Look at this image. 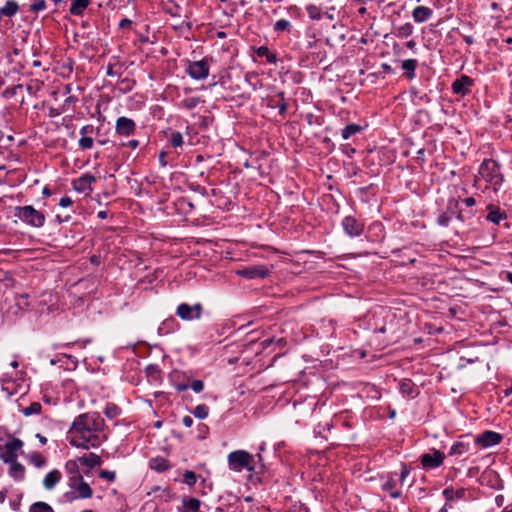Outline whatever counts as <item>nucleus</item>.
<instances>
[{
    "label": "nucleus",
    "instance_id": "nucleus-1",
    "mask_svg": "<svg viewBox=\"0 0 512 512\" xmlns=\"http://www.w3.org/2000/svg\"><path fill=\"white\" fill-rule=\"evenodd\" d=\"M104 428L105 421L99 413L80 414L68 430V442L71 446L84 450L98 448L107 439Z\"/></svg>",
    "mask_w": 512,
    "mask_h": 512
},
{
    "label": "nucleus",
    "instance_id": "nucleus-2",
    "mask_svg": "<svg viewBox=\"0 0 512 512\" xmlns=\"http://www.w3.org/2000/svg\"><path fill=\"white\" fill-rule=\"evenodd\" d=\"M479 180H484L495 192L504 182L500 164L494 159H485L479 166Z\"/></svg>",
    "mask_w": 512,
    "mask_h": 512
},
{
    "label": "nucleus",
    "instance_id": "nucleus-3",
    "mask_svg": "<svg viewBox=\"0 0 512 512\" xmlns=\"http://www.w3.org/2000/svg\"><path fill=\"white\" fill-rule=\"evenodd\" d=\"M228 467L235 472L247 470L249 472L255 471V456L246 450H236L227 456Z\"/></svg>",
    "mask_w": 512,
    "mask_h": 512
},
{
    "label": "nucleus",
    "instance_id": "nucleus-4",
    "mask_svg": "<svg viewBox=\"0 0 512 512\" xmlns=\"http://www.w3.org/2000/svg\"><path fill=\"white\" fill-rule=\"evenodd\" d=\"M15 216L22 222L35 228H40L45 223V215L31 205L15 208Z\"/></svg>",
    "mask_w": 512,
    "mask_h": 512
},
{
    "label": "nucleus",
    "instance_id": "nucleus-5",
    "mask_svg": "<svg viewBox=\"0 0 512 512\" xmlns=\"http://www.w3.org/2000/svg\"><path fill=\"white\" fill-rule=\"evenodd\" d=\"M68 485L76 492V495L71 499H88L93 495V490L87 482L84 481L82 476L69 477Z\"/></svg>",
    "mask_w": 512,
    "mask_h": 512
},
{
    "label": "nucleus",
    "instance_id": "nucleus-6",
    "mask_svg": "<svg viewBox=\"0 0 512 512\" xmlns=\"http://www.w3.org/2000/svg\"><path fill=\"white\" fill-rule=\"evenodd\" d=\"M209 62L204 58L199 61L190 62L187 67V74L194 80H204L209 75Z\"/></svg>",
    "mask_w": 512,
    "mask_h": 512
},
{
    "label": "nucleus",
    "instance_id": "nucleus-7",
    "mask_svg": "<svg viewBox=\"0 0 512 512\" xmlns=\"http://www.w3.org/2000/svg\"><path fill=\"white\" fill-rule=\"evenodd\" d=\"M202 314V305L197 303L193 306L187 303H181L177 307L176 315L182 320L190 321L193 319H200Z\"/></svg>",
    "mask_w": 512,
    "mask_h": 512
},
{
    "label": "nucleus",
    "instance_id": "nucleus-8",
    "mask_svg": "<svg viewBox=\"0 0 512 512\" xmlns=\"http://www.w3.org/2000/svg\"><path fill=\"white\" fill-rule=\"evenodd\" d=\"M23 447V441L18 438H13L4 445V452L0 455V459L4 462H12L17 460L18 451Z\"/></svg>",
    "mask_w": 512,
    "mask_h": 512
},
{
    "label": "nucleus",
    "instance_id": "nucleus-9",
    "mask_svg": "<svg viewBox=\"0 0 512 512\" xmlns=\"http://www.w3.org/2000/svg\"><path fill=\"white\" fill-rule=\"evenodd\" d=\"M237 275L246 279H263L270 273V269L265 265H252L243 269L237 270Z\"/></svg>",
    "mask_w": 512,
    "mask_h": 512
},
{
    "label": "nucleus",
    "instance_id": "nucleus-10",
    "mask_svg": "<svg viewBox=\"0 0 512 512\" xmlns=\"http://www.w3.org/2000/svg\"><path fill=\"white\" fill-rule=\"evenodd\" d=\"M446 456L444 452L433 450L432 453L423 454L421 457V463L426 469H433L439 467L445 460Z\"/></svg>",
    "mask_w": 512,
    "mask_h": 512
},
{
    "label": "nucleus",
    "instance_id": "nucleus-11",
    "mask_svg": "<svg viewBox=\"0 0 512 512\" xmlns=\"http://www.w3.org/2000/svg\"><path fill=\"white\" fill-rule=\"evenodd\" d=\"M115 131L120 136L128 137L135 133L136 124L131 118L121 116L116 120Z\"/></svg>",
    "mask_w": 512,
    "mask_h": 512
},
{
    "label": "nucleus",
    "instance_id": "nucleus-12",
    "mask_svg": "<svg viewBox=\"0 0 512 512\" xmlns=\"http://www.w3.org/2000/svg\"><path fill=\"white\" fill-rule=\"evenodd\" d=\"M342 227L345 233L350 237H357L361 235L364 230L363 223L352 216H347L343 219Z\"/></svg>",
    "mask_w": 512,
    "mask_h": 512
},
{
    "label": "nucleus",
    "instance_id": "nucleus-13",
    "mask_svg": "<svg viewBox=\"0 0 512 512\" xmlns=\"http://www.w3.org/2000/svg\"><path fill=\"white\" fill-rule=\"evenodd\" d=\"M453 134V136L450 135V138L453 140V149L458 151L461 156H464L470 147V138L467 135H463L462 132L458 130Z\"/></svg>",
    "mask_w": 512,
    "mask_h": 512
},
{
    "label": "nucleus",
    "instance_id": "nucleus-14",
    "mask_svg": "<svg viewBox=\"0 0 512 512\" xmlns=\"http://www.w3.org/2000/svg\"><path fill=\"white\" fill-rule=\"evenodd\" d=\"M502 440V435L494 432V431H484L477 437V444L482 446L483 448H488L491 446H494L496 444H499Z\"/></svg>",
    "mask_w": 512,
    "mask_h": 512
},
{
    "label": "nucleus",
    "instance_id": "nucleus-15",
    "mask_svg": "<svg viewBox=\"0 0 512 512\" xmlns=\"http://www.w3.org/2000/svg\"><path fill=\"white\" fill-rule=\"evenodd\" d=\"M473 85V80L466 76L461 75L452 83L453 93L464 96L470 92V88Z\"/></svg>",
    "mask_w": 512,
    "mask_h": 512
},
{
    "label": "nucleus",
    "instance_id": "nucleus-16",
    "mask_svg": "<svg viewBox=\"0 0 512 512\" xmlns=\"http://www.w3.org/2000/svg\"><path fill=\"white\" fill-rule=\"evenodd\" d=\"M94 182H96V177L89 173H86V174H83L82 176H80L79 178L75 179L72 184H73L74 190L82 193V192H86V191L91 192L92 191L91 185Z\"/></svg>",
    "mask_w": 512,
    "mask_h": 512
},
{
    "label": "nucleus",
    "instance_id": "nucleus-17",
    "mask_svg": "<svg viewBox=\"0 0 512 512\" xmlns=\"http://www.w3.org/2000/svg\"><path fill=\"white\" fill-rule=\"evenodd\" d=\"M148 466L150 469L158 473L166 472L171 468V464L169 463V461L161 456L152 457L149 460Z\"/></svg>",
    "mask_w": 512,
    "mask_h": 512
},
{
    "label": "nucleus",
    "instance_id": "nucleus-18",
    "mask_svg": "<svg viewBox=\"0 0 512 512\" xmlns=\"http://www.w3.org/2000/svg\"><path fill=\"white\" fill-rule=\"evenodd\" d=\"M62 479V474L58 469H53L49 473L46 474V476L43 479V487L46 490H53L55 486L60 482Z\"/></svg>",
    "mask_w": 512,
    "mask_h": 512
},
{
    "label": "nucleus",
    "instance_id": "nucleus-19",
    "mask_svg": "<svg viewBox=\"0 0 512 512\" xmlns=\"http://www.w3.org/2000/svg\"><path fill=\"white\" fill-rule=\"evenodd\" d=\"M9 464V475L15 481H21L25 476V467L17 460H13L12 462H7Z\"/></svg>",
    "mask_w": 512,
    "mask_h": 512
},
{
    "label": "nucleus",
    "instance_id": "nucleus-20",
    "mask_svg": "<svg viewBox=\"0 0 512 512\" xmlns=\"http://www.w3.org/2000/svg\"><path fill=\"white\" fill-rule=\"evenodd\" d=\"M432 15V10L426 6H417L412 12V16L415 22L423 23L427 21Z\"/></svg>",
    "mask_w": 512,
    "mask_h": 512
},
{
    "label": "nucleus",
    "instance_id": "nucleus-21",
    "mask_svg": "<svg viewBox=\"0 0 512 512\" xmlns=\"http://www.w3.org/2000/svg\"><path fill=\"white\" fill-rule=\"evenodd\" d=\"M269 106L277 107L279 109V114L284 115L288 110V105L285 101V93L283 91L278 92L275 98L270 100Z\"/></svg>",
    "mask_w": 512,
    "mask_h": 512
},
{
    "label": "nucleus",
    "instance_id": "nucleus-22",
    "mask_svg": "<svg viewBox=\"0 0 512 512\" xmlns=\"http://www.w3.org/2000/svg\"><path fill=\"white\" fill-rule=\"evenodd\" d=\"M78 461L81 465L87 466L88 468H94L102 464L101 457L95 453H89L88 455L79 457Z\"/></svg>",
    "mask_w": 512,
    "mask_h": 512
},
{
    "label": "nucleus",
    "instance_id": "nucleus-23",
    "mask_svg": "<svg viewBox=\"0 0 512 512\" xmlns=\"http://www.w3.org/2000/svg\"><path fill=\"white\" fill-rule=\"evenodd\" d=\"M89 4L90 0H71L69 12L72 15L81 16Z\"/></svg>",
    "mask_w": 512,
    "mask_h": 512
},
{
    "label": "nucleus",
    "instance_id": "nucleus-24",
    "mask_svg": "<svg viewBox=\"0 0 512 512\" xmlns=\"http://www.w3.org/2000/svg\"><path fill=\"white\" fill-rule=\"evenodd\" d=\"M19 11V5L14 0H9L5 3V5L0 9V15H4L5 17H12L16 15Z\"/></svg>",
    "mask_w": 512,
    "mask_h": 512
},
{
    "label": "nucleus",
    "instance_id": "nucleus-25",
    "mask_svg": "<svg viewBox=\"0 0 512 512\" xmlns=\"http://www.w3.org/2000/svg\"><path fill=\"white\" fill-rule=\"evenodd\" d=\"M417 60L415 59H406L402 61V69L407 72V78L412 79L415 77V69L417 67Z\"/></svg>",
    "mask_w": 512,
    "mask_h": 512
},
{
    "label": "nucleus",
    "instance_id": "nucleus-26",
    "mask_svg": "<svg viewBox=\"0 0 512 512\" xmlns=\"http://www.w3.org/2000/svg\"><path fill=\"white\" fill-rule=\"evenodd\" d=\"M28 461L36 468H42L46 465V458L40 452H33L29 455Z\"/></svg>",
    "mask_w": 512,
    "mask_h": 512
},
{
    "label": "nucleus",
    "instance_id": "nucleus-27",
    "mask_svg": "<svg viewBox=\"0 0 512 512\" xmlns=\"http://www.w3.org/2000/svg\"><path fill=\"white\" fill-rule=\"evenodd\" d=\"M256 54L259 57H265L269 63L275 64L277 62L276 54L272 53L267 46L258 47Z\"/></svg>",
    "mask_w": 512,
    "mask_h": 512
},
{
    "label": "nucleus",
    "instance_id": "nucleus-28",
    "mask_svg": "<svg viewBox=\"0 0 512 512\" xmlns=\"http://www.w3.org/2000/svg\"><path fill=\"white\" fill-rule=\"evenodd\" d=\"M507 215L505 212H502L500 209H491L487 214V220L492 222L493 224H499L501 220L506 219Z\"/></svg>",
    "mask_w": 512,
    "mask_h": 512
},
{
    "label": "nucleus",
    "instance_id": "nucleus-29",
    "mask_svg": "<svg viewBox=\"0 0 512 512\" xmlns=\"http://www.w3.org/2000/svg\"><path fill=\"white\" fill-rule=\"evenodd\" d=\"M201 502L197 498H189L183 500V507L186 512H198L200 510Z\"/></svg>",
    "mask_w": 512,
    "mask_h": 512
},
{
    "label": "nucleus",
    "instance_id": "nucleus-30",
    "mask_svg": "<svg viewBox=\"0 0 512 512\" xmlns=\"http://www.w3.org/2000/svg\"><path fill=\"white\" fill-rule=\"evenodd\" d=\"M42 405L39 402H32L29 406L21 409L24 416L29 417L32 415H38L41 413Z\"/></svg>",
    "mask_w": 512,
    "mask_h": 512
},
{
    "label": "nucleus",
    "instance_id": "nucleus-31",
    "mask_svg": "<svg viewBox=\"0 0 512 512\" xmlns=\"http://www.w3.org/2000/svg\"><path fill=\"white\" fill-rule=\"evenodd\" d=\"M362 130V127L358 124H349L344 127L342 130V138L344 140L349 139L352 135H355L356 133L360 132Z\"/></svg>",
    "mask_w": 512,
    "mask_h": 512
},
{
    "label": "nucleus",
    "instance_id": "nucleus-32",
    "mask_svg": "<svg viewBox=\"0 0 512 512\" xmlns=\"http://www.w3.org/2000/svg\"><path fill=\"white\" fill-rule=\"evenodd\" d=\"M399 389L403 395L412 396L415 393V385L408 379H405L400 383Z\"/></svg>",
    "mask_w": 512,
    "mask_h": 512
},
{
    "label": "nucleus",
    "instance_id": "nucleus-33",
    "mask_svg": "<svg viewBox=\"0 0 512 512\" xmlns=\"http://www.w3.org/2000/svg\"><path fill=\"white\" fill-rule=\"evenodd\" d=\"M201 102L199 97H188L183 99L179 103V107L184 108L186 110H192Z\"/></svg>",
    "mask_w": 512,
    "mask_h": 512
},
{
    "label": "nucleus",
    "instance_id": "nucleus-34",
    "mask_svg": "<svg viewBox=\"0 0 512 512\" xmlns=\"http://www.w3.org/2000/svg\"><path fill=\"white\" fill-rule=\"evenodd\" d=\"M291 22L287 19H280L274 24V31L277 33L289 32L291 30Z\"/></svg>",
    "mask_w": 512,
    "mask_h": 512
},
{
    "label": "nucleus",
    "instance_id": "nucleus-35",
    "mask_svg": "<svg viewBox=\"0 0 512 512\" xmlns=\"http://www.w3.org/2000/svg\"><path fill=\"white\" fill-rule=\"evenodd\" d=\"M78 464H80L78 458L76 460H69L66 462L65 469L70 475L69 477L81 476L79 474Z\"/></svg>",
    "mask_w": 512,
    "mask_h": 512
},
{
    "label": "nucleus",
    "instance_id": "nucleus-36",
    "mask_svg": "<svg viewBox=\"0 0 512 512\" xmlns=\"http://www.w3.org/2000/svg\"><path fill=\"white\" fill-rule=\"evenodd\" d=\"M29 512H54V510L48 503L39 501L30 506Z\"/></svg>",
    "mask_w": 512,
    "mask_h": 512
},
{
    "label": "nucleus",
    "instance_id": "nucleus-37",
    "mask_svg": "<svg viewBox=\"0 0 512 512\" xmlns=\"http://www.w3.org/2000/svg\"><path fill=\"white\" fill-rule=\"evenodd\" d=\"M396 484L394 480H388L383 485V490L389 492L392 498H399L401 491L395 488Z\"/></svg>",
    "mask_w": 512,
    "mask_h": 512
},
{
    "label": "nucleus",
    "instance_id": "nucleus-38",
    "mask_svg": "<svg viewBox=\"0 0 512 512\" xmlns=\"http://www.w3.org/2000/svg\"><path fill=\"white\" fill-rule=\"evenodd\" d=\"M121 409L113 403H108L104 409L107 418L113 419L120 415Z\"/></svg>",
    "mask_w": 512,
    "mask_h": 512
},
{
    "label": "nucleus",
    "instance_id": "nucleus-39",
    "mask_svg": "<svg viewBox=\"0 0 512 512\" xmlns=\"http://www.w3.org/2000/svg\"><path fill=\"white\" fill-rule=\"evenodd\" d=\"M306 11H307V14L308 16L312 19V20H320L322 18V11L321 9L314 5V4H309L306 6Z\"/></svg>",
    "mask_w": 512,
    "mask_h": 512
},
{
    "label": "nucleus",
    "instance_id": "nucleus-40",
    "mask_svg": "<svg viewBox=\"0 0 512 512\" xmlns=\"http://www.w3.org/2000/svg\"><path fill=\"white\" fill-rule=\"evenodd\" d=\"M209 414V408L205 404L197 405L193 410V415L198 419H205Z\"/></svg>",
    "mask_w": 512,
    "mask_h": 512
},
{
    "label": "nucleus",
    "instance_id": "nucleus-41",
    "mask_svg": "<svg viewBox=\"0 0 512 512\" xmlns=\"http://www.w3.org/2000/svg\"><path fill=\"white\" fill-rule=\"evenodd\" d=\"M170 143L173 147H181L183 145V136L179 131H172L170 135Z\"/></svg>",
    "mask_w": 512,
    "mask_h": 512
},
{
    "label": "nucleus",
    "instance_id": "nucleus-42",
    "mask_svg": "<svg viewBox=\"0 0 512 512\" xmlns=\"http://www.w3.org/2000/svg\"><path fill=\"white\" fill-rule=\"evenodd\" d=\"M197 476L193 471L186 470L183 474V482L189 487H193L196 484Z\"/></svg>",
    "mask_w": 512,
    "mask_h": 512
},
{
    "label": "nucleus",
    "instance_id": "nucleus-43",
    "mask_svg": "<svg viewBox=\"0 0 512 512\" xmlns=\"http://www.w3.org/2000/svg\"><path fill=\"white\" fill-rule=\"evenodd\" d=\"M468 444L463 442H456L450 447V455L451 454H463L468 450Z\"/></svg>",
    "mask_w": 512,
    "mask_h": 512
},
{
    "label": "nucleus",
    "instance_id": "nucleus-44",
    "mask_svg": "<svg viewBox=\"0 0 512 512\" xmlns=\"http://www.w3.org/2000/svg\"><path fill=\"white\" fill-rule=\"evenodd\" d=\"M94 140L90 136H81V138L78 141V145L83 150H88L93 147Z\"/></svg>",
    "mask_w": 512,
    "mask_h": 512
},
{
    "label": "nucleus",
    "instance_id": "nucleus-45",
    "mask_svg": "<svg viewBox=\"0 0 512 512\" xmlns=\"http://www.w3.org/2000/svg\"><path fill=\"white\" fill-rule=\"evenodd\" d=\"M462 205H465L468 209H472V207L475 205V199L473 197H466L463 200L460 198L455 200L456 208H459V206L462 207Z\"/></svg>",
    "mask_w": 512,
    "mask_h": 512
},
{
    "label": "nucleus",
    "instance_id": "nucleus-46",
    "mask_svg": "<svg viewBox=\"0 0 512 512\" xmlns=\"http://www.w3.org/2000/svg\"><path fill=\"white\" fill-rule=\"evenodd\" d=\"M46 9V1L45 0H34V2L30 5V11L32 12H41Z\"/></svg>",
    "mask_w": 512,
    "mask_h": 512
},
{
    "label": "nucleus",
    "instance_id": "nucleus-47",
    "mask_svg": "<svg viewBox=\"0 0 512 512\" xmlns=\"http://www.w3.org/2000/svg\"><path fill=\"white\" fill-rule=\"evenodd\" d=\"M458 209V214H457V218L460 220V221H465L467 219H470L473 215V210L472 209H467V210H464L462 207L459 206Z\"/></svg>",
    "mask_w": 512,
    "mask_h": 512
},
{
    "label": "nucleus",
    "instance_id": "nucleus-48",
    "mask_svg": "<svg viewBox=\"0 0 512 512\" xmlns=\"http://www.w3.org/2000/svg\"><path fill=\"white\" fill-rule=\"evenodd\" d=\"M99 477L102 479H106L109 482H113L116 479V473L114 471L101 470L99 473Z\"/></svg>",
    "mask_w": 512,
    "mask_h": 512
},
{
    "label": "nucleus",
    "instance_id": "nucleus-49",
    "mask_svg": "<svg viewBox=\"0 0 512 512\" xmlns=\"http://www.w3.org/2000/svg\"><path fill=\"white\" fill-rule=\"evenodd\" d=\"M24 89V86L22 84L14 85L10 88H7L4 92L7 96H12L18 94V92L22 91Z\"/></svg>",
    "mask_w": 512,
    "mask_h": 512
},
{
    "label": "nucleus",
    "instance_id": "nucleus-50",
    "mask_svg": "<svg viewBox=\"0 0 512 512\" xmlns=\"http://www.w3.org/2000/svg\"><path fill=\"white\" fill-rule=\"evenodd\" d=\"M190 388L195 392V393H200L203 391L204 389V382L202 380H194L191 385H190Z\"/></svg>",
    "mask_w": 512,
    "mask_h": 512
},
{
    "label": "nucleus",
    "instance_id": "nucleus-51",
    "mask_svg": "<svg viewBox=\"0 0 512 512\" xmlns=\"http://www.w3.org/2000/svg\"><path fill=\"white\" fill-rule=\"evenodd\" d=\"M95 131V128L93 125H84L83 127L80 128V135L81 136H89L91 134H93Z\"/></svg>",
    "mask_w": 512,
    "mask_h": 512
},
{
    "label": "nucleus",
    "instance_id": "nucleus-52",
    "mask_svg": "<svg viewBox=\"0 0 512 512\" xmlns=\"http://www.w3.org/2000/svg\"><path fill=\"white\" fill-rule=\"evenodd\" d=\"M413 31L411 24H405L399 28V34L402 36H409Z\"/></svg>",
    "mask_w": 512,
    "mask_h": 512
},
{
    "label": "nucleus",
    "instance_id": "nucleus-53",
    "mask_svg": "<svg viewBox=\"0 0 512 512\" xmlns=\"http://www.w3.org/2000/svg\"><path fill=\"white\" fill-rule=\"evenodd\" d=\"M464 495H465V489H463V488L457 489L454 494H453L452 489H450V500H452L454 498L461 499L464 497Z\"/></svg>",
    "mask_w": 512,
    "mask_h": 512
},
{
    "label": "nucleus",
    "instance_id": "nucleus-54",
    "mask_svg": "<svg viewBox=\"0 0 512 512\" xmlns=\"http://www.w3.org/2000/svg\"><path fill=\"white\" fill-rule=\"evenodd\" d=\"M73 203L72 199L68 196H64L60 199L59 201V205L62 207V208H67L69 206H71Z\"/></svg>",
    "mask_w": 512,
    "mask_h": 512
},
{
    "label": "nucleus",
    "instance_id": "nucleus-55",
    "mask_svg": "<svg viewBox=\"0 0 512 512\" xmlns=\"http://www.w3.org/2000/svg\"><path fill=\"white\" fill-rule=\"evenodd\" d=\"M174 387L178 392H183L190 388V385L184 383H175Z\"/></svg>",
    "mask_w": 512,
    "mask_h": 512
},
{
    "label": "nucleus",
    "instance_id": "nucleus-56",
    "mask_svg": "<svg viewBox=\"0 0 512 512\" xmlns=\"http://www.w3.org/2000/svg\"><path fill=\"white\" fill-rule=\"evenodd\" d=\"M182 423L185 427L190 428L193 425V419L190 416H184Z\"/></svg>",
    "mask_w": 512,
    "mask_h": 512
},
{
    "label": "nucleus",
    "instance_id": "nucleus-57",
    "mask_svg": "<svg viewBox=\"0 0 512 512\" xmlns=\"http://www.w3.org/2000/svg\"><path fill=\"white\" fill-rule=\"evenodd\" d=\"M122 145L125 146L124 143ZM126 146L130 147L131 149H136L139 146V141L135 139L130 140L126 143Z\"/></svg>",
    "mask_w": 512,
    "mask_h": 512
},
{
    "label": "nucleus",
    "instance_id": "nucleus-58",
    "mask_svg": "<svg viewBox=\"0 0 512 512\" xmlns=\"http://www.w3.org/2000/svg\"><path fill=\"white\" fill-rule=\"evenodd\" d=\"M409 469H407L406 466H403L402 467V471H401V474H400V481L403 482L405 480V478L408 476L409 474Z\"/></svg>",
    "mask_w": 512,
    "mask_h": 512
},
{
    "label": "nucleus",
    "instance_id": "nucleus-59",
    "mask_svg": "<svg viewBox=\"0 0 512 512\" xmlns=\"http://www.w3.org/2000/svg\"><path fill=\"white\" fill-rule=\"evenodd\" d=\"M132 24V21L128 18H124L120 21L119 23V27L120 28H125V27H128Z\"/></svg>",
    "mask_w": 512,
    "mask_h": 512
},
{
    "label": "nucleus",
    "instance_id": "nucleus-60",
    "mask_svg": "<svg viewBox=\"0 0 512 512\" xmlns=\"http://www.w3.org/2000/svg\"><path fill=\"white\" fill-rule=\"evenodd\" d=\"M62 113V111L56 109V108H50L49 110V116L50 117H56L59 116Z\"/></svg>",
    "mask_w": 512,
    "mask_h": 512
},
{
    "label": "nucleus",
    "instance_id": "nucleus-61",
    "mask_svg": "<svg viewBox=\"0 0 512 512\" xmlns=\"http://www.w3.org/2000/svg\"><path fill=\"white\" fill-rule=\"evenodd\" d=\"M438 222L440 225H445L446 222H447V216L445 213H442L439 218H438Z\"/></svg>",
    "mask_w": 512,
    "mask_h": 512
},
{
    "label": "nucleus",
    "instance_id": "nucleus-62",
    "mask_svg": "<svg viewBox=\"0 0 512 512\" xmlns=\"http://www.w3.org/2000/svg\"><path fill=\"white\" fill-rule=\"evenodd\" d=\"M36 438L39 440V442L42 445H45L47 443V438L45 436H43L42 434H40V433L36 434Z\"/></svg>",
    "mask_w": 512,
    "mask_h": 512
},
{
    "label": "nucleus",
    "instance_id": "nucleus-63",
    "mask_svg": "<svg viewBox=\"0 0 512 512\" xmlns=\"http://www.w3.org/2000/svg\"><path fill=\"white\" fill-rule=\"evenodd\" d=\"M75 101H76V98H75V97H73V96H69V97H67V98L65 99L64 104H63V107H65V106H67V105H69V104H71V103H74Z\"/></svg>",
    "mask_w": 512,
    "mask_h": 512
},
{
    "label": "nucleus",
    "instance_id": "nucleus-64",
    "mask_svg": "<svg viewBox=\"0 0 512 512\" xmlns=\"http://www.w3.org/2000/svg\"><path fill=\"white\" fill-rule=\"evenodd\" d=\"M42 194L46 197H49L52 193L51 190L48 187H44L42 190Z\"/></svg>",
    "mask_w": 512,
    "mask_h": 512
}]
</instances>
